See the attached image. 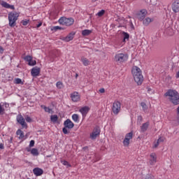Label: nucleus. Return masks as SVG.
<instances>
[{
  "label": "nucleus",
  "instance_id": "f257e3e1",
  "mask_svg": "<svg viewBox=\"0 0 179 179\" xmlns=\"http://www.w3.org/2000/svg\"><path fill=\"white\" fill-rule=\"evenodd\" d=\"M131 73L136 83H137L138 86L142 85L143 83V75H142V70H141L139 67L134 66L131 69Z\"/></svg>",
  "mask_w": 179,
  "mask_h": 179
},
{
  "label": "nucleus",
  "instance_id": "f03ea898",
  "mask_svg": "<svg viewBox=\"0 0 179 179\" xmlns=\"http://www.w3.org/2000/svg\"><path fill=\"white\" fill-rule=\"evenodd\" d=\"M165 97H167L169 101L174 106H178L179 104V94L176 90H169L165 94Z\"/></svg>",
  "mask_w": 179,
  "mask_h": 179
},
{
  "label": "nucleus",
  "instance_id": "7ed1b4c3",
  "mask_svg": "<svg viewBox=\"0 0 179 179\" xmlns=\"http://www.w3.org/2000/svg\"><path fill=\"white\" fill-rule=\"evenodd\" d=\"M20 13L15 11L10 12L8 14L9 26L10 27H15L16 26V21L19 17Z\"/></svg>",
  "mask_w": 179,
  "mask_h": 179
},
{
  "label": "nucleus",
  "instance_id": "20e7f679",
  "mask_svg": "<svg viewBox=\"0 0 179 179\" xmlns=\"http://www.w3.org/2000/svg\"><path fill=\"white\" fill-rule=\"evenodd\" d=\"M129 56L125 53H117L114 57V61L116 64H124L128 61Z\"/></svg>",
  "mask_w": 179,
  "mask_h": 179
},
{
  "label": "nucleus",
  "instance_id": "39448f33",
  "mask_svg": "<svg viewBox=\"0 0 179 179\" xmlns=\"http://www.w3.org/2000/svg\"><path fill=\"white\" fill-rule=\"evenodd\" d=\"M73 22V18H66L65 17H62L59 20V24H62V26H72Z\"/></svg>",
  "mask_w": 179,
  "mask_h": 179
},
{
  "label": "nucleus",
  "instance_id": "423d86ee",
  "mask_svg": "<svg viewBox=\"0 0 179 179\" xmlns=\"http://www.w3.org/2000/svg\"><path fill=\"white\" fill-rule=\"evenodd\" d=\"M132 138H134V133L132 132H129L125 135L124 139L123 140V146H124V148L129 146Z\"/></svg>",
  "mask_w": 179,
  "mask_h": 179
},
{
  "label": "nucleus",
  "instance_id": "0eeeda50",
  "mask_svg": "<svg viewBox=\"0 0 179 179\" xmlns=\"http://www.w3.org/2000/svg\"><path fill=\"white\" fill-rule=\"evenodd\" d=\"M113 114H118L121 110V103L119 101H115L112 106Z\"/></svg>",
  "mask_w": 179,
  "mask_h": 179
},
{
  "label": "nucleus",
  "instance_id": "6e6552de",
  "mask_svg": "<svg viewBox=\"0 0 179 179\" xmlns=\"http://www.w3.org/2000/svg\"><path fill=\"white\" fill-rule=\"evenodd\" d=\"M147 15H148V10H146L145 9H143L136 13V17L139 20H143V19L146 17Z\"/></svg>",
  "mask_w": 179,
  "mask_h": 179
},
{
  "label": "nucleus",
  "instance_id": "1a4fd4ad",
  "mask_svg": "<svg viewBox=\"0 0 179 179\" xmlns=\"http://www.w3.org/2000/svg\"><path fill=\"white\" fill-rule=\"evenodd\" d=\"M100 128L99 127H95L92 132L90 134V138L92 140L96 139L97 136L100 135Z\"/></svg>",
  "mask_w": 179,
  "mask_h": 179
},
{
  "label": "nucleus",
  "instance_id": "9d476101",
  "mask_svg": "<svg viewBox=\"0 0 179 179\" xmlns=\"http://www.w3.org/2000/svg\"><path fill=\"white\" fill-rule=\"evenodd\" d=\"M71 99L74 103H78V101H80V94L78 92H73L71 94Z\"/></svg>",
  "mask_w": 179,
  "mask_h": 179
},
{
  "label": "nucleus",
  "instance_id": "9b49d317",
  "mask_svg": "<svg viewBox=\"0 0 179 179\" xmlns=\"http://www.w3.org/2000/svg\"><path fill=\"white\" fill-rule=\"evenodd\" d=\"M17 121L22 125V128H27V124L24 121V117L22 115H18L17 116Z\"/></svg>",
  "mask_w": 179,
  "mask_h": 179
},
{
  "label": "nucleus",
  "instance_id": "f8f14e48",
  "mask_svg": "<svg viewBox=\"0 0 179 179\" xmlns=\"http://www.w3.org/2000/svg\"><path fill=\"white\" fill-rule=\"evenodd\" d=\"M157 162V155H156V153H151L150 155L149 164L151 166H154V164H156Z\"/></svg>",
  "mask_w": 179,
  "mask_h": 179
},
{
  "label": "nucleus",
  "instance_id": "ddd939ff",
  "mask_svg": "<svg viewBox=\"0 0 179 179\" xmlns=\"http://www.w3.org/2000/svg\"><path fill=\"white\" fill-rule=\"evenodd\" d=\"M64 125L68 129H72V128L75 127V124H73V122L71 121V120L69 119H67L66 121H64Z\"/></svg>",
  "mask_w": 179,
  "mask_h": 179
},
{
  "label": "nucleus",
  "instance_id": "4468645a",
  "mask_svg": "<svg viewBox=\"0 0 179 179\" xmlns=\"http://www.w3.org/2000/svg\"><path fill=\"white\" fill-rule=\"evenodd\" d=\"M0 5L2 6L3 8H6V9H12L13 10H14L15 9V6L10 5L6 1H0Z\"/></svg>",
  "mask_w": 179,
  "mask_h": 179
},
{
  "label": "nucleus",
  "instance_id": "2eb2a0df",
  "mask_svg": "<svg viewBox=\"0 0 179 179\" xmlns=\"http://www.w3.org/2000/svg\"><path fill=\"white\" fill-rule=\"evenodd\" d=\"M75 36V33H70L69 35H67L66 37L61 38V40L63 41H66V43H69V41H72L73 40V36Z\"/></svg>",
  "mask_w": 179,
  "mask_h": 179
},
{
  "label": "nucleus",
  "instance_id": "dca6fc26",
  "mask_svg": "<svg viewBox=\"0 0 179 179\" xmlns=\"http://www.w3.org/2000/svg\"><path fill=\"white\" fill-rule=\"evenodd\" d=\"M80 113L82 114L83 117L87 115V113L90 111V108L89 106H83L79 110Z\"/></svg>",
  "mask_w": 179,
  "mask_h": 179
},
{
  "label": "nucleus",
  "instance_id": "f3484780",
  "mask_svg": "<svg viewBox=\"0 0 179 179\" xmlns=\"http://www.w3.org/2000/svg\"><path fill=\"white\" fill-rule=\"evenodd\" d=\"M33 173L34 176L39 177L40 176H43L44 171L41 168H35L33 169Z\"/></svg>",
  "mask_w": 179,
  "mask_h": 179
},
{
  "label": "nucleus",
  "instance_id": "a211bd4d",
  "mask_svg": "<svg viewBox=\"0 0 179 179\" xmlns=\"http://www.w3.org/2000/svg\"><path fill=\"white\" fill-rule=\"evenodd\" d=\"M31 73L32 76H38V75H40V68L34 67L31 69Z\"/></svg>",
  "mask_w": 179,
  "mask_h": 179
},
{
  "label": "nucleus",
  "instance_id": "6ab92c4d",
  "mask_svg": "<svg viewBox=\"0 0 179 179\" xmlns=\"http://www.w3.org/2000/svg\"><path fill=\"white\" fill-rule=\"evenodd\" d=\"M81 62L84 65V66H89V65H90L91 64L90 60L85 57H81Z\"/></svg>",
  "mask_w": 179,
  "mask_h": 179
},
{
  "label": "nucleus",
  "instance_id": "aec40b11",
  "mask_svg": "<svg viewBox=\"0 0 179 179\" xmlns=\"http://www.w3.org/2000/svg\"><path fill=\"white\" fill-rule=\"evenodd\" d=\"M172 9L175 13L179 12V1H175L173 3Z\"/></svg>",
  "mask_w": 179,
  "mask_h": 179
},
{
  "label": "nucleus",
  "instance_id": "412c9836",
  "mask_svg": "<svg viewBox=\"0 0 179 179\" xmlns=\"http://www.w3.org/2000/svg\"><path fill=\"white\" fill-rule=\"evenodd\" d=\"M152 22H153V20L152 18L146 17L144 20H143V24H144V26H149V24H150Z\"/></svg>",
  "mask_w": 179,
  "mask_h": 179
},
{
  "label": "nucleus",
  "instance_id": "4be33fe9",
  "mask_svg": "<svg viewBox=\"0 0 179 179\" xmlns=\"http://www.w3.org/2000/svg\"><path fill=\"white\" fill-rule=\"evenodd\" d=\"M149 125H150L149 122L143 123L141 127V132H146V131H148V128H149Z\"/></svg>",
  "mask_w": 179,
  "mask_h": 179
},
{
  "label": "nucleus",
  "instance_id": "5701e85b",
  "mask_svg": "<svg viewBox=\"0 0 179 179\" xmlns=\"http://www.w3.org/2000/svg\"><path fill=\"white\" fill-rule=\"evenodd\" d=\"M16 134L17 135L19 139H24V134L23 131L20 129H18L16 132Z\"/></svg>",
  "mask_w": 179,
  "mask_h": 179
},
{
  "label": "nucleus",
  "instance_id": "b1692460",
  "mask_svg": "<svg viewBox=\"0 0 179 179\" xmlns=\"http://www.w3.org/2000/svg\"><path fill=\"white\" fill-rule=\"evenodd\" d=\"M92 31L90 29H84L82 31V35L84 36H89L92 34Z\"/></svg>",
  "mask_w": 179,
  "mask_h": 179
},
{
  "label": "nucleus",
  "instance_id": "393cba45",
  "mask_svg": "<svg viewBox=\"0 0 179 179\" xmlns=\"http://www.w3.org/2000/svg\"><path fill=\"white\" fill-rule=\"evenodd\" d=\"M41 107V108H43V110L45 111V113H48L49 114L52 113V109H51L44 105H42Z\"/></svg>",
  "mask_w": 179,
  "mask_h": 179
},
{
  "label": "nucleus",
  "instance_id": "a878e982",
  "mask_svg": "<svg viewBox=\"0 0 179 179\" xmlns=\"http://www.w3.org/2000/svg\"><path fill=\"white\" fill-rule=\"evenodd\" d=\"M141 106L142 107V110L143 111H144V113H148V105H146V103L145 102H141Z\"/></svg>",
  "mask_w": 179,
  "mask_h": 179
},
{
  "label": "nucleus",
  "instance_id": "bb28decb",
  "mask_svg": "<svg viewBox=\"0 0 179 179\" xmlns=\"http://www.w3.org/2000/svg\"><path fill=\"white\" fill-rule=\"evenodd\" d=\"M31 153L33 156H38L39 155L38 150H37V148H32L31 150Z\"/></svg>",
  "mask_w": 179,
  "mask_h": 179
},
{
  "label": "nucleus",
  "instance_id": "cd10ccee",
  "mask_svg": "<svg viewBox=\"0 0 179 179\" xmlns=\"http://www.w3.org/2000/svg\"><path fill=\"white\" fill-rule=\"evenodd\" d=\"M72 120L74 122H79V115L78 114H73L72 115Z\"/></svg>",
  "mask_w": 179,
  "mask_h": 179
},
{
  "label": "nucleus",
  "instance_id": "c85d7f7f",
  "mask_svg": "<svg viewBox=\"0 0 179 179\" xmlns=\"http://www.w3.org/2000/svg\"><path fill=\"white\" fill-rule=\"evenodd\" d=\"M61 163H62V164H63V166H66V167H67V169H69V167H71V164H69V162H68V161L62 160Z\"/></svg>",
  "mask_w": 179,
  "mask_h": 179
},
{
  "label": "nucleus",
  "instance_id": "c756f323",
  "mask_svg": "<svg viewBox=\"0 0 179 179\" xmlns=\"http://www.w3.org/2000/svg\"><path fill=\"white\" fill-rule=\"evenodd\" d=\"M14 83L15 85H23L24 84L23 81H22V79H20V78H15L14 80Z\"/></svg>",
  "mask_w": 179,
  "mask_h": 179
},
{
  "label": "nucleus",
  "instance_id": "7c9ffc66",
  "mask_svg": "<svg viewBox=\"0 0 179 179\" xmlns=\"http://www.w3.org/2000/svg\"><path fill=\"white\" fill-rule=\"evenodd\" d=\"M52 122H57L58 121V116L57 115H52L50 117Z\"/></svg>",
  "mask_w": 179,
  "mask_h": 179
},
{
  "label": "nucleus",
  "instance_id": "2f4dec72",
  "mask_svg": "<svg viewBox=\"0 0 179 179\" xmlns=\"http://www.w3.org/2000/svg\"><path fill=\"white\" fill-rule=\"evenodd\" d=\"M163 141L164 140L162 138H158V140L154 143V148H157V146H159L160 142H163Z\"/></svg>",
  "mask_w": 179,
  "mask_h": 179
},
{
  "label": "nucleus",
  "instance_id": "473e14b6",
  "mask_svg": "<svg viewBox=\"0 0 179 179\" xmlns=\"http://www.w3.org/2000/svg\"><path fill=\"white\" fill-rule=\"evenodd\" d=\"M56 87H57V89H62V87H64V84L59 81L56 83Z\"/></svg>",
  "mask_w": 179,
  "mask_h": 179
},
{
  "label": "nucleus",
  "instance_id": "72a5a7b5",
  "mask_svg": "<svg viewBox=\"0 0 179 179\" xmlns=\"http://www.w3.org/2000/svg\"><path fill=\"white\" fill-rule=\"evenodd\" d=\"M37 64V62H36V60H33V59H31V61L28 63V65H29V66H34V65H36Z\"/></svg>",
  "mask_w": 179,
  "mask_h": 179
},
{
  "label": "nucleus",
  "instance_id": "f704fd0d",
  "mask_svg": "<svg viewBox=\"0 0 179 179\" xmlns=\"http://www.w3.org/2000/svg\"><path fill=\"white\" fill-rule=\"evenodd\" d=\"M123 36H124L123 41L125 43V40H128L129 38V34H128L127 33L124 32Z\"/></svg>",
  "mask_w": 179,
  "mask_h": 179
},
{
  "label": "nucleus",
  "instance_id": "c9c22d12",
  "mask_svg": "<svg viewBox=\"0 0 179 179\" xmlns=\"http://www.w3.org/2000/svg\"><path fill=\"white\" fill-rule=\"evenodd\" d=\"M32 59H33V57H32L31 56H26V57L24 58V61H27V62H28V64H29V62L30 61H31Z\"/></svg>",
  "mask_w": 179,
  "mask_h": 179
},
{
  "label": "nucleus",
  "instance_id": "e433bc0d",
  "mask_svg": "<svg viewBox=\"0 0 179 179\" xmlns=\"http://www.w3.org/2000/svg\"><path fill=\"white\" fill-rule=\"evenodd\" d=\"M25 120L27 122H33V119H31V117H30L29 116H26Z\"/></svg>",
  "mask_w": 179,
  "mask_h": 179
},
{
  "label": "nucleus",
  "instance_id": "4c0bfd02",
  "mask_svg": "<svg viewBox=\"0 0 179 179\" xmlns=\"http://www.w3.org/2000/svg\"><path fill=\"white\" fill-rule=\"evenodd\" d=\"M29 20H24L22 21V23L23 24V26H27V24H29Z\"/></svg>",
  "mask_w": 179,
  "mask_h": 179
},
{
  "label": "nucleus",
  "instance_id": "58836bf2",
  "mask_svg": "<svg viewBox=\"0 0 179 179\" xmlns=\"http://www.w3.org/2000/svg\"><path fill=\"white\" fill-rule=\"evenodd\" d=\"M63 134H64L65 135H66L68 134V128L64 127L63 128Z\"/></svg>",
  "mask_w": 179,
  "mask_h": 179
},
{
  "label": "nucleus",
  "instance_id": "ea45409f",
  "mask_svg": "<svg viewBox=\"0 0 179 179\" xmlns=\"http://www.w3.org/2000/svg\"><path fill=\"white\" fill-rule=\"evenodd\" d=\"M62 27L59 26L53 27V30H62Z\"/></svg>",
  "mask_w": 179,
  "mask_h": 179
},
{
  "label": "nucleus",
  "instance_id": "a19ab883",
  "mask_svg": "<svg viewBox=\"0 0 179 179\" xmlns=\"http://www.w3.org/2000/svg\"><path fill=\"white\" fill-rule=\"evenodd\" d=\"M34 140H31L29 143V148H33V146H34Z\"/></svg>",
  "mask_w": 179,
  "mask_h": 179
},
{
  "label": "nucleus",
  "instance_id": "79ce46f5",
  "mask_svg": "<svg viewBox=\"0 0 179 179\" xmlns=\"http://www.w3.org/2000/svg\"><path fill=\"white\" fill-rule=\"evenodd\" d=\"M97 15L99 16H103V15H104V10H101V11L98 12Z\"/></svg>",
  "mask_w": 179,
  "mask_h": 179
},
{
  "label": "nucleus",
  "instance_id": "37998d69",
  "mask_svg": "<svg viewBox=\"0 0 179 179\" xmlns=\"http://www.w3.org/2000/svg\"><path fill=\"white\" fill-rule=\"evenodd\" d=\"M99 93H104L106 92V90H104V88H101L99 90Z\"/></svg>",
  "mask_w": 179,
  "mask_h": 179
},
{
  "label": "nucleus",
  "instance_id": "c03bdc74",
  "mask_svg": "<svg viewBox=\"0 0 179 179\" xmlns=\"http://www.w3.org/2000/svg\"><path fill=\"white\" fill-rule=\"evenodd\" d=\"M148 89V93H150V94H152V93H153V90H152L151 88H147Z\"/></svg>",
  "mask_w": 179,
  "mask_h": 179
},
{
  "label": "nucleus",
  "instance_id": "a18cd8bd",
  "mask_svg": "<svg viewBox=\"0 0 179 179\" xmlns=\"http://www.w3.org/2000/svg\"><path fill=\"white\" fill-rule=\"evenodd\" d=\"M0 54H3V48L2 46H0Z\"/></svg>",
  "mask_w": 179,
  "mask_h": 179
},
{
  "label": "nucleus",
  "instance_id": "49530a36",
  "mask_svg": "<svg viewBox=\"0 0 179 179\" xmlns=\"http://www.w3.org/2000/svg\"><path fill=\"white\" fill-rule=\"evenodd\" d=\"M43 25V23L39 22L38 24L36 25V27H41V26Z\"/></svg>",
  "mask_w": 179,
  "mask_h": 179
},
{
  "label": "nucleus",
  "instance_id": "de8ad7c7",
  "mask_svg": "<svg viewBox=\"0 0 179 179\" xmlns=\"http://www.w3.org/2000/svg\"><path fill=\"white\" fill-rule=\"evenodd\" d=\"M176 79H178V78H179V71H177L176 75Z\"/></svg>",
  "mask_w": 179,
  "mask_h": 179
},
{
  "label": "nucleus",
  "instance_id": "09e8293b",
  "mask_svg": "<svg viewBox=\"0 0 179 179\" xmlns=\"http://www.w3.org/2000/svg\"><path fill=\"white\" fill-rule=\"evenodd\" d=\"M0 149H3V144L0 143Z\"/></svg>",
  "mask_w": 179,
  "mask_h": 179
},
{
  "label": "nucleus",
  "instance_id": "8fccbe9b",
  "mask_svg": "<svg viewBox=\"0 0 179 179\" xmlns=\"http://www.w3.org/2000/svg\"><path fill=\"white\" fill-rule=\"evenodd\" d=\"M138 120H140V121H142V116H138Z\"/></svg>",
  "mask_w": 179,
  "mask_h": 179
},
{
  "label": "nucleus",
  "instance_id": "3c124183",
  "mask_svg": "<svg viewBox=\"0 0 179 179\" xmlns=\"http://www.w3.org/2000/svg\"><path fill=\"white\" fill-rule=\"evenodd\" d=\"M26 150L27 152H31V150H30V148H27Z\"/></svg>",
  "mask_w": 179,
  "mask_h": 179
},
{
  "label": "nucleus",
  "instance_id": "603ef678",
  "mask_svg": "<svg viewBox=\"0 0 179 179\" xmlns=\"http://www.w3.org/2000/svg\"><path fill=\"white\" fill-rule=\"evenodd\" d=\"M145 179H152V177H150V176H148Z\"/></svg>",
  "mask_w": 179,
  "mask_h": 179
},
{
  "label": "nucleus",
  "instance_id": "864d4df0",
  "mask_svg": "<svg viewBox=\"0 0 179 179\" xmlns=\"http://www.w3.org/2000/svg\"><path fill=\"white\" fill-rule=\"evenodd\" d=\"M79 76V75L78 73L76 74V79H78V77Z\"/></svg>",
  "mask_w": 179,
  "mask_h": 179
},
{
  "label": "nucleus",
  "instance_id": "5fc2aeb1",
  "mask_svg": "<svg viewBox=\"0 0 179 179\" xmlns=\"http://www.w3.org/2000/svg\"><path fill=\"white\" fill-rule=\"evenodd\" d=\"M169 78V79H171V77H168Z\"/></svg>",
  "mask_w": 179,
  "mask_h": 179
},
{
  "label": "nucleus",
  "instance_id": "6e6d98bb",
  "mask_svg": "<svg viewBox=\"0 0 179 179\" xmlns=\"http://www.w3.org/2000/svg\"><path fill=\"white\" fill-rule=\"evenodd\" d=\"M94 2H96V1H97V0H93Z\"/></svg>",
  "mask_w": 179,
  "mask_h": 179
},
{
  "label": "nucleus",
  "instance_id": "4d7b16f0",
  "mask_svg": "<svg viewBox=\"0 0 179 179\" xmlns=\"http://www.w3.org/2000/svg\"><path fill=\"white\" fill-rule=\"evenodd\" d=\"M178 158H179V155H178Z\"/></svg>",
  "mask_w": 179,
  "mask_h": 179
}]
</instances>
